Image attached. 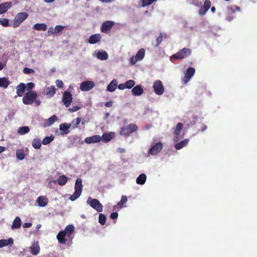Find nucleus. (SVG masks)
<instances>
[{"label": "nucleus", "mask_w": 257, "mask_h": 257, "mask_svg": "<svg viewBox=\"0 0 257 257\" xmlns=\"http://www.w3.org/2000/svg\"><path fill=\"white\" fill-rule=\"evenodd\" d=\"M138 130V126L134 123H130L126 126L121 127L119 131V135L128 137L132 133Z\"/></svg>", "instance_id": "nucleus-1"}, {"label": "nucleus", "mask_w": 257, "mask_h": 257, "mask_svg": "<svg viewBox=\"0 0 257 257\" xmlns=\"http://www.w3.org/2000/svg\"><path fill=\"white\" fill-rule=\"evenodd\" d=\"M37 96L36 91L28 92L23 97V102L26 105L32 104L37 99Z\"/></svg>", "instance_id": "nucleus-2"}, {"label": "nucleus", "mask_w": 257, "mask_h": 257, "mask_svg": "<svg viewBox=\"0 0 257 257\" xmlns=\"http://www.w3.org/2000/svg\"><path fill=\"white\" fill-rule=\"evenodd\" d=\"M192 53L191 49L189 48H184L180 51L172 55V58L175 59H182L189 56Z\"/></svg>", "instance_id": "nucleus-3"}, {"label": "nucleus", "mask_w": 257, "mask_h": 257, "mask_svg": "<svg viewBox=\"0 0 257 257\" xmlns=\"http://www.w3.org/2000/svg\"><path fill=\"white\" fill-rule=\"evenodd\" d=\"M87 203L97 212H100L102 211L103 205L98 200L96 199H92L90 197L88 198Z\"/></svg>", "instance_id": "nucleus-4"}, {"label": "nucleus", "mask_w": 257, "mask_h": 257, "mask_svg": "<svg viewBox=\"0 0 257 257\" xmlns=\"http://www.w3.org/2000/svg\"><path fill=\"white\" fill-rule=\"evenodd\" d=\"M28 17V14L25 12H21L18 14L15 17L13 21V27L17 28L24 21H25Z\"/></svg>", "instance_id": "nucleus-5"}, {"label": "nucleus", "mask_w": 257, "mask_h": 257, "mask_svg": "<svg viewBox=\"0 0 257 257\" xmlns=\"http://www.w3.org/2000/svg\"><path fill=\"white\" fill-rule=\"evenodd\" d=\"M153 88L155 93L159 95L163 94L164 92V87L162 82L160 80H156L153 84Z\"/></svg>", "instance_id": "nucleus-6"}, {"label": "nucleus", "mask_w": 257, "mask_h": 257, "mask_svg": "<svg viewBox=\"0 0 257 257\" xmlns=\"http://www.w3.org/2000/svg\"><path fill=\"white\" fill-rule=\"evenodd\" d=\"M195 72V70L193 67H189L186 71L184 77L182 79V82L183 84H186L191 78L194 76Z\"/></svg>", "instance_id": "nucleus-7"}, {"label": "nucleus", "mask_w": 257, "mask_h": 257, "mask_svg": "<svg viewBox=\"0 0 257 257\" xmlns=\"http://www.w3.org/2000/svg\"><path fill=\"white\" fill-rule=\"evenodd\" d=\"M162 149V143L159 142L151 147V148L148 151V153L152 155H155L159 153Z\"/></svg>", "instance_id": "nucleus-8"}, {"label": "nucleus", "mask_w": 257, "mask_h": 257, "mask_svg": "<svg viewBox=\"0 0 257 257\" xmlns=\"http://www.w3.org/2000/svg\"><path fill=\"white\" fill-rule=\"evenodd\" d=\"M114 24V22L107 21L104 22L101 27V31L103 33H107L110 31L112 27Z\"/></svg>", "instance_id": "nucleus-9"}, {"label": "nucleus", "mask_w": 257, "mask_h": 257, "mask_svg": "<svg viewBox=\"0 0 257 257\" xmlns=\"http://www.w3.org/2000/svg\"><path fill=\"white\" fill-rule=\"evenodd\" d=\"M94 83L91 81L83 82L80 84V89L83 91H87L91 90L94 87Z\"/></svg>", "instance_id": "nucleus-10"}, {"label": "nucleus", "mask_w": 257, "mask_h": 257, "mask_svg": "<svg viewBox=\"0 0 257 257\" xmlns=\"http://www.w3.org/2000/svg\"><path fill=\"white\" fill-rule=\"evenodd\" d=\"M72 95L68 91H65L63 94V102L66 107H68L70 106L72 101Z\"/></svg>", "instance_id": "nucleus-11"}, {"label": "nucleus", "mask_w": 257, "mask_h": 257, "mask_svg": "<svg viewBox=\"0 0 257 257\" xmlns=\"http://www.w3.org/2000/svg\"><path fill=\"white\" fill-rule=\"evenodd\" d=\"M211 5V2L209 0H205L203 6L201 7L199 14L201 16L204 15L208 11V10L210 8Z\"/></svg>", "instance_id": "nucleus-12"}, {"label": "nucleus", "mask_w": 257, "mask_h": 257, "mask_svg": "<svg viewBox=\"0 0 257 257\" xmlns=\"http://www.w3.org/2000/svg\"><path fill=\"white\" fill-rule=\"evenodd\" d=\"M183 128V123L179 122L178 123L176 126V127L174 128V141H177L179 139L180 133L181 131V130Z\"/></svg>", "instance_id": "nucleus-13"}, {"label": "nucleus", "mask_w": 257, "mask_h": 257, "mask_svg": "<svg viewBox=\"0 0 257 257\" xmlns=\"http://www.w3.org/2000/svg\"><path fill=\"white\" fill-rule=\"evenodd\" d=\"M101 140V136L99 135H95L86 138L84 142L87 144H92L99 142Z\"/></svg>", "instance_id": "nucleus-14"}, {"label": "nucleus", "mask_w": 257, "mask_h": 257, "mask_svg": "<svg viewBox=\"0 0 257 257\" xmlns=\"http://www.w3.org/2000/svg\"><path fill=\"white\" fill-rule=\"evenodd\" d=\"M30 251L33 255L38 254L40 251L39 242L38 241H34L30 247Z\"/></svg>", "instance_id": "nucleus-15"}, {"label": "nucleus", "mask_w": 257, "mask_h": 257, "mask_svg": "<svg viewBox=\"0 0 257 257\" xmlns=\"http://www.w3.org/2000/svg\"><path fill=\"white\" fill-rule=\"evenodd\" d=\"M101 39V37L99 34H93L89 37L88 43L90 44H94L100 41Z\"/></svg>", "instance_id": "nucleus-16"}, {"label": "nucleus", "mask_w": 257, "mask_h": 257, "mask_svg": "<svg viewBox=\"0 0 257 257\" xmlns=\"http://www.w3.org/2000/svg\"><path fill=\"white\" fill-rule=\"evenodd\" d=\"M12 3L8 2L0 4V14L6 13L9 9L11 8Z\"/></svg>", "instance_id": "nucleus-17"}, {"label": "nucleus", "mask_w": 257, "mask_h": 257, "mask_svg": "<svg viewBox=\"0 0 257 257\" xmlns=\"http://www.w3.org/2000/svg\"><path fill=\"white\" fill-rule=\"evenodd\" d=\"M17 94L19 97H22L26 90V84L24 83H20L16 87Z\"/></svg>", "instance_id": "nucleus-18"}, {"label": "nucleus", "mask_w": 257, "mask_h": 257, "mask_svg": "<svg viewBox=\"0 0 257 257\" xmlns=\"http://www.w3.org/2000/svg\"><path fill=\"white\" fill-rule=\"evenodd\" d=\"M115 134L114 132L108 133H104L101 137V140L104 142H108L114 138Z\"/></svg>", "instance_id": "nucleus-19"}, {"label": "nucleus", "mask_w": 257, "mask_h": 257, "mask_svg": "<svg viewBox=\"0 0 257 257\" xmlns=\"http://www.w3.org/2000/svg\"><path fill=\"white\" fill-rule=\"evenodd\" d=\"M36 201L39 206L43 207L47 205L48 199L46 196H39Z\"/></svg>", "instance_id": "nucleus-20"}, {"label": "nucleus", "mask_w": 257, "mask_h": 257, "mask_svg": "<svg viewBox=\"0 0 257 257\" xmlns=\"http://www.w3.org/2000/svg\"><path fill=\"white\" fill-rule=\"evenodd\" d=\"M132 93L134 96H140L144 93V90L141 85H137L132 88Z\"/></svg>", "instance_id": "nucleus-21"}, {"label": "nucleus", "mask_w": 257, "mask_h": 257, "mask_svg": "<svg viewBox=\"0 0 257 257\" xmlns=\"http://www.w3.org/2000/svg\"><path fill=\"white\" fill-rule=\"evenodd\" d=\"M66 233H64V232L61 230L58 232L57 235V239L60 243L65 244L66 242Z\"/></svg>", "instance_id": "nucleus-22"}, {"label": "nucleus", "mask_w": 257, "mask_h": 257, "mask_svg": "<svg viewBox=\"0 0 257 257\" xmlns=\"http://www.w3.org/2000/svg\"><path fill=\"white\" fill-rule=\"evenodd\" d=\"M74 230V226L72 225H67L64 230H62L64 233H66V237H69L70 235L73 233Z\"/></svg>", "instance_id": "nucleus-23"}, {"label": "nucleus", "mask_w": 257, "mask_h": 257, "mask_svg": "<svg viewBox=\"0 0 257 257\" xmlns=\"http://www.w3.org/2000/svg\"><path fill=\"white\" fill-rule=\"evenodd\" d=\"M70 126V124H68L67 123H62L59 125V129L60 131H63V135H66L69 133V128Z\"/></svg>", "instance_id": "nucleus-24"}, {"label": "nucleus", "mask_w": 257, "mask_h": 257, "mask_svg": "<svg viewBox=\"0 0 257 257\" xmlns=\"http://www.w3.org/2000/svg\"><path fill=\"white\" fill-rule=\"evenodd\" d=\"M14 243V240L12 238H9L8 239L0 240V248L7 246L12 245Z\"/></svg>", "instance_id": "nucleus-25"}, {"label": "nucleus", "mask_w": 257, "mask_h": 257, "mask_svg": "<svg viewBox=\"0 0 257 257\" xmlns=\"http://www.w3.org/2000/svg\"><path fill=\"white\" fill-rule=\"evenodd\" d=\"M22 224L21 219L20 217H16L13 221L12 228L13 229H19L21 227Z\"/></svg>", "instance_id": "nucleus-26"}, {"label": "nucleus", "mask_w": 257, "mask_h": 257, "mask_svg": "<svg viewBox=\"0 0 257 257\" xmlns=\"http://www.w3.org/2000/svg\"><path fill=\"white\" fill-rule=\"evenodd\" d=\"M68 180V178L64 175H60L57 180V182L60 186L65 185Z\"/></svg>", "instance_id": "nucleus-27"}, {"label": "nucleus", "mask_w": 257, "mask_h": 257, "mask_svg": "<svg viewBox=\"0 0 257 257\" xmlns=\"http://www.w3.org/2000/svg\"><path fill=\"white\" fill-rule=\"evenodd\" d=\"M117 85V80L116 79H113L107 86V90L109 92H113L116 89Z\"/></svg>", "instance_id": "nucleus-28"}, {"label": "nucleus", "mask_w": 257, "mask_h": 257, "mask_svg": "<svg viewBox=\"0 0 257 257\" xmlns=\"http://www.w3.org/2000/svg\"><path fill=\"white\" fill-rule=\"evenodd\" d=\"M33 28L38 31H45L47 29V26L44 23H37L34 25Z\"/></svg>", "instance_id": "nucleus-29"}, {"label": "nucleus", "mask_w": 257, "mask_h": 257, "mask_svg": "<svg viewBox=\"0 0 257 257\" xmlns=\"http://www.w3.org/2000/svg\"><path fill=\"white\" fill-rule=\"evenodd\" d=\"M82 180L81 178H77L75 184L74 189L82 192Z\"/></svg>", "instance_id": "nucleus-30"}, {"label": "nucleus", "mask_w": 257, "mask_h": 257, "mask_svg": "<svg viewBox=\"0 0 257 257\" xmlns=\"http://www.w3.org/2000/svg\"><path fill=\"white\" fill-rule=\"evenodd\" d=\"M10 81L8 78L2 77L0 78V87L7 88L9 84Z\"/></svg>", "instance_id": "nucleus-31"}, {"label": "nucleus", "mask_w": 257, "mask_h": 257, "mask_svg": "<svg viewBox=\"0 0 257 257\" xmlns=\"http://www.w3.org/2000/svg\"><path fill=\"white\" fill-rule=\"evenodd\" d=\"M58 120V118L56 115H53L52 116L49 117L48 119L45 120V126H51L55 122Z\"/></svg>", "instance_id": "nucleus-32"}, {"label": "nucleus", "mask_w": 257, "mask_h": 257, "mask_svg": "<svg viewBox=\"0 0 257 257\" xmlns=\"http://www.w3.org/2000/svg\"><path fill=\"white\" fill-rule=\"evenodd\" d=\"M56 92V89L54 86L47 87L46 89V94L50 97H52L54 95Z\"/></svg>", "instance_id": "nucleus-33"}, {"label": "nucleus", "mask_w": 257, "mask_h": 257, "mask_svg": "<svg viewBox=\"0 0 257 257\" xmlns=\"http://www.w3.org/2000/svg\"><path fill=\"white\" fill-rule=\"evenodd\" d=\"M147 176L145 174H140L137 178V183L140 185H143L146 181Z\"/></svg>", "instance_id": "nucleus-34"}, {"label": "nucleus", "mask_w": 257, "mask_h": 257, "mask_svg": "<svg viewBox=\"0 0 257 257\" xmlns=\"http://www.w3.org/2000/svg\"><path fill=\"white\" fill-rule=\"evenodd\" d=\"M188 142L189 140L188 139H185L183 141L180 142V143L176 144L175 145V148L176 150H180L185 146H186L188 143Z\"/></svg>", "instance_id": "nucleus-35"}, {"label": "nucleus", "mask_w": 257, "mask_h": 257, "mask_svg": "<svg viewBox=\"0 0 257 257\" xmlns=\"http://www.w3.org/2000/svg\"><path fill=\"white\" fill-rule=\"evenodd\" d=\"M97 57L101 60H105L108 58V56L106 51H103L98 52L97 54Z\"/></svg>", "instance_id": "nucleus-36"}, {"label": "nucleus", "mask_w": 257, "mask_h": 257, "mask_svg": "<svg viewBox=\"0 0 257 257\" xmlns=\"http://www.w3.org/2000/svg\"><path fill=\"white\" fill-rule=\"evenodd\" d=\"M16 157L19 160H23L25 157L24 151L22 149L17 150L16 151Z\"/></svg>", "instance_id": "nucleus-37"}, {"label": "nucleus", "mask_w": 257, "mask_h": 257, "mask_svg": "<svg viewBox=\"0 0 257 257\" xmlns=\"http://www.w3.org/2000/svg\"><path fill=\"white\" fill-rule=\"evenodd\" d=\"M42 143L39 139H34L32 142V146L36 149H39L41 147Z\"/></svg>", "instance_id": "nucleus-38"}, {"label": "nucleus", "mask_w": 257, "mask_h": 257, "mask_svg": "<svg viewBox=\"0 0 257 257\" xmlns=\"http://www.w3.org/2000/svg\"><path fill=\"white\" fill-rule=\"evenodd\" d=\"M30 132V128L28 126H22L20 127L18 130V133L20 135H25Z\"/></svg>", "instance_id": "nucleus-39"}, {"label": "nucleus", "mask_w": 257, "mask_h": 257, "mask_svg": "<svg viewBox=\"0 0 257 257\" xmlns=\"http://www.w3.org/2000/svg\"><path fill=\"white\" fill-rule=\"evenodd\" d=\"M54 139V137L53 135L45 137L42 143L44 145H47L52 142Z\"/></svg>", "instance_id": "nucleus-40"}, {"label": "nucleus", "mask_w": 257, "mask_h": 257, "mask_svg": "<svg viewBox=\"0 0 257 257\" xmlns=\"http://www.w3.org/2000/svg\"><path fill=\"white\" fill-rule=\"evenodd\" d=\"M145 54V50L143 48L140 49L137 54L136 55V57L139 60V61L142 60Z\"/></svg>", "instance_id": "nucleus-41"}, {"label": "nucleus", "mask_w": 257, "mask_h": 257, "mask_svg": "<svg viewBox=\"0 0 257 257\" xmlns=\"http://www.w3.org/2000/svg\"><path fill=\"white\" fill-rule=\"evenodd\" d=\"M81 194V192L75 190L74 193L70 196V200L73 201L77 199Z\"/></svg>", "instance_id": "nucleus-42"}, {"label": "nucleus", "mask_w": 257, "mask_h": 257, "mask_svg": "<svg viewBox=\"0 0 257 257\" xmlns=\"http://www.w3.org/2000/svg\"><path fill=\"white\" fill-rule=\"evenodd\" d=\"M81 194V192L75 190L74 193L70 196V200L73 201L77 199Z\"/></svg>", "instance_id": "nucleus-43"}, {"label": "nucleus", "mask_w": 257, "mask_h": 257, "mask_svg": "<svg viewBox=\"0 0 257 257\" xmlns=\"http://www.w3.org/2000/svg\"><path fill=\"white\" fill-rule=\"evenodd\" d=\"M127 201V197L125 195L121 196V200L117 203V205L119 207L121 208L123 205Z\"/></svg>", "instance_id": "nucleus-44"}, {"label": "nucleus", "mask_w": 257, "mask_h": 257, "mask_svg": "<svg viewBox=\"0 0 257 257\" xmlns=\"http://www.w3.org/2000/svg\"><path fill=\"white\" fill-rule=\"evenodd\" d=\"M98 222L100 224L103 225L106 223V216L104 214L100 213L99 215Z\"/></svg>", "instance_id": "nucleus-45"}, {"label": "nucleus", "mask_w": 257, "mask_h": 257, "mask_svg": "<svg viewBox=\"0 0 257 257\" xmlns=\"http://www.w3.org/2000/svg\"><path fill=\"white\" fill-rule=\"evenodd\" d=\"M124 83H125V86L126 87V88H128V89H131V88H133L136 84L135 81H134L133 80H127Z\"/></svg>", "instance_id": "nucleus-46"}, {"label": "nucleus", "mask_w": 257, "mask_h": 257, "mask_svg": "<svg viewBox=\"0 0 257 257\" xmlns=\"http://www.w3.org/2000/svg\"><path fill=\"white\" fill-rule=\"evenodd\" d=\"M35 85L33 82H29L26 84V90L28 92H32V90L34 88Z\"/></svg>", "instance_id": "nucleus-47"}, {"label": "nucleus", "mask_w": 257, "mask_h": 257, "mask_svg": "<svg viewBox=\"0 0 257 257\" xmlns=\"http://www.w3.org/2000/svg\"><path fill=\"white\" fill-rule=\"evenodd\" d=\"M0 24L2 26L4 27H8L9 25V21L8 19H0Z\"/></svg>", "instance_id": "nucleus-48"}, {"label": "nucleus", "mask_w": 257, "mask_h": 257, "mask_svg": "<svg viewBox=\"0 0 257 257\" xmlns=\"http://www.w3.org/2000/svg\"><path fill=\"white\" fill-rule=\"evenodd\" d=\"M163 39V35L162 33H160L159 36L156 38V43L155 45V47H158L162 42Z\"/></svg>", "instance_id": "nucleus-49"}, {"label": "nucleus", "mask_w": 257, "mask_h": 257, "mask_svg": "<svg viewBox=\"0 0 257 257\" xmlns=\"http://www.w3.org/2000/svg\"><path fill=\"white\" fill-rule=\"evenodd\" d=\"M64 28H65L64 26H62L61 25L56 26L54 28L55 34H57V33H58L61 32L64 29Z\"/></svg>", "instance_id": "nucleus-50"}, {"label": "nucleus", "mask_w": 257, "mask_h": 257, "mask_svg": "<svg viewBox=\"0 0 257 257\" xmlns=\"http://www.w3.org/2000/svg\"><path fill=\"white\" fill-rule=\"evenodd\" d=\"M34 72H35V71L34 69L29 68H27V67L25 68L23 70V72L25 74H27L33 73H34Z\"/></svg>", "instance_id": "nucleus-51"}, {"label": "nucleus", "mask_w": 257, "mask_h": 257, "mask_svg": "<svg viewBox=\"0 0 257 257\" xmlns=\"http://www.w3.org/2000/svg\"><path fill=\"white\" fill-rule=\"evenodd\" d=\"M139 60L136 57V56H133L131 58V64L132 65L135 64Z\"/></svg>", "instance_id": "nucleus-52"}, {"label": "nucleus", "mask_w": 257, "mask_h": 257, "mask_svg": "<svg viewBox=\"0 0 257 257\" xmlns=\"http://www.w3.org/2000/svg\"><path fill=\"white\" fill-rule=\"evenodd\" d=\"M56 86L58 88H63V83L62 80L58 79L56 81Z\"/></svg>", "instance_id": "nucleus-53"}, {"label": "nucleus", "mask_w": 257, "mask_h": 257, "mask_svg": "<svg viewBox=\"0 0 257 257\" xmlns=\"http://www.w3.org/2000/svg\"><path fill=\"white\" fill-rule=\"evenodd\" d=\"M47 34L48 35L55 34L54 28H53V27L49 28L47 31Z\"/></svg>", "instance_id": "nucleus-54"}, {"label": "nucleus", "mask_w": 257, "mask_h": 257, "mask_svg": "<svg viewBox=\"0 0 257 257\" xmlns=\"http://www.w3.org/2000/svg\"><path fill=\"white\" fill-rule=\"evenodd\" d=\"M80 108V106H73L71 108L69 109V110L71 112H75L78 110Z\"/></svg>", "instance_id": "nucleus-55"}, {"label": "nucleus", "mask_w": 257, "mask_h": 257, "mask_svg": "<svg viewBox=\"0 0 257 257\" xmlns=\"http://www.w3.org/2000/svg\"><path fill=\"white\" fill-rule=\"evenodd\" d=\"M118 217V213L117 212H112L110 215V218L112 219H116Z\"/></svg>", "instance_id": "nucleus-56"}, {"label": "nucleus", "mask_w": 257, "mask_h": 257, "mask_svg": "<svg viewBox=\"0 0 257 257\" xmlns=\"http://www.w3.org/2000/svg\"><path fill=\"white\" fill-rule=\"evenodd\" d=\"M81 121V119L80 117H77L75 119L73 120L72 122H75V125L78 126Z\"/></svg>", "instance_id": "nucleus-57"}, {"label": "nucleus", "mask_w": 257, "mask_h": 257, "mask_svg": "<svg viewBox=\"0 0 257 257\" xmlns=\"http://www.w3.org/2000/svg\"><path fill=\"white\" fill-rule=\"evenodd\" d=\"M118 88L120 90H123L125 88H126L125 86V83H121L118 85Z\"/></svg>", "instance_id": "nucleus-58"}, {"label": "nucleus", "mask_w": 257, "mask_h": 257, "mask_svg": "<svg viewBox=\"0 0 257 257\" xmlns=\"http://www.w3.org/2000/svg\"><path fill=\"white\" fill-rule=\"evenodd\" d=\"M32 225L31 223H25L23 224V226L24 228H30Z\"/></svg>", "instance_id": "nucleus-59"}, {"label": "nucleus", "mask_w": 257, "mask_h": 257, "mask_svg": "<svg viewBox=\"0 0 257 257\" xmlns=\"http://www.w3.org/2000/svg\"><path fill=\"white\" fill-rule=\"evenodd\" d=\"M112 102L111 101H108L106 102L105 104V106L108 107H111L112 106Z\"/></svg>", "instance_id": "nucleus-60"}, {"label": "nucleus", "mask_w": 257, "mask_h": 257, "mask_svg": "<svg viewBox=\"0 0 257 257\" xmlns=\"http://www.w3.org/2000/svg\"><path fill=\"white\" fill-rule=\"evenodd\" d=\"M35 103V105L36 106H39L41 104V101L39 100H36V101L34 102Z\"/></svg>", "instance_id": "nucleus-61"}, {"label": "nucleus", "mask_w": 257, "mask_h": 257, "mask_svg": "<svg viewBox=\"0 0 257 257\" xmlns=\"http://www.w3.org/2000/svg\"><path fill=\"white\" fill-rule=\"evenodd\" d=\"M6 150V148L4 147L0 146V153L4 152Z\"/></svg>", "instance_id": "nucleus-62"}, {"label": "nucleus", "mask_w": 257, "mask_h": 257, "mask_svg": "<svg viewBox=\"0 0 257 257\" xmlns=\"http://www.w3.org/2000/svg\"><path fill=\"white\" fill-rule=\"evenodd\" d=\"M207 128V126L206 125H203L201 128V132H204Z\"/></svg>", "instance_id": "nucleus-63"}, {"label": "nucleus", "mask_w": 257, "mask_h": 257, "mask_svg": "<svg viewBox=\"0 0 257 257\" xmlns=\"http://www.w3.org/2000/svg\"><path fill=\"white\" fill-rule=\"evenodd\" d=\"M211 11L212 13H214L216 11V8L214 7H212L211 8Z\"/></svg>", "instance_id": "nucleus-64"}]
</instances>
